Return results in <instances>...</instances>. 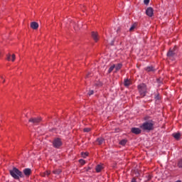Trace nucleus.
I'll list each match as a JSON object with an SVG mask.
<instances>
[{
  "instance_id": "nucleus-12",
  "label": "nucleus",
  "mask_w": 182,
  "mask_h": 182,
  "mask_svg": "<svg viewBox=\"0 0 182 182\" xmlns=\"http://www.w3.org/2000/svg\"><path fill=\"white\" fill-rule=\"evenodd\" d=\"M31 28L32 29H38V28H39V24L37 22H31Z\"/></svg>"
},
{
  "instance_id": "nucleus-27",
  "label": "nucleus",
  "mask_w": 182,
  "mask_h": 182,
  "mask_svg": "<svg viewBox=\"0 0 182 182\" xmlns=\"http://www.w3.org/2000/svg\"><path fill=\"white\" fill-rule=\"evenodd\" d=\"M83 130L85 133H89V132H90L91 129L90 128H85Z\"/></svg>"
},
{
  "instance_id": "nucleus-19",
  "label": "nucleus",
  "mask_w": 182,
  "mask_h": 182,
  "mask_svg": "<svg viewBox=\"0 0 182 182\" xmlns=\"http://www.w3.org/2000/svg\"><path fill=\"white\" fill-rule=\"evenodd\" d=\"M124 85L126 87H128V86H130V80H125Z\"/></svg>"
},
{
  "instance_id": "nucleus-9",
  "label": "nucleus",
  "mask_w": 182,
  "mask_h": 182,
  "mask_svg": "<svg viewBox=\"0 0 182 182\" xmlns=\"http://www.w3.org/2000/svg\"><path fill=\"white\" fill-rule=\"evenodd\" d=\"M91 35L95 42H97L99 41V34H97V33L92 31Z\"/></svg>"
},
{
  "instance_id": "nucleus-14",
  "label": "nucleus",
  "mask_w": 182,
  "mask_h": 182,
  "mask_svg": "<svg viewBox=\"0 0 182 182\" xmlns=\"http://www.w3.org/2000/svg\"><path fill=\"white\" fill-rule=\"evenodd\" d=\"M15 59H16L15 54H13L11 55H11H8V57H7V60H11L12 62H14Z\"/></svg>"
},
{
  "instance_id": "nucleus-29",
  "label": "nucleus",
  "mask_w": 182,
  "mask_h": 182,
  "mask_svg": "<svg viewBox=\"0 0 182 182\" xmlns=\"http://www.w3.org/2000/svg\"><path fill=\"white\" fill-rule=\"evenodd\" d=\"M150 3V0H144V5H148Z\"/></svg>"
},
{
  "instance_id": "nucleus-15",
  "label": "nucleus",
  "mask_w": 182,
  "mask_h": 182,
  "mask_svg": "<svg viewBox=\"0 0 182 182\" xmlns=\"http://www.w3.org/2000/svg\"><path fill=\"white\" fill-rule=\"evenodd\" d=\"M136 26H137V23H133L129 28V32H133V31H134V29H136Z\"/></svg>"
},
{
  "instance_id": "nucleus-24",
  "label": "nucleus",
  "mask_w": 182,
  "mask_h": 182,
  "mask_svg": "<svg viewBox=\"0 0 182 182\" xmlns=\"http://www.w3.org/2000/svg\"><path fill=\"white\" fill-rule=\"evenodd\" d=\"M178 167H179V168H182V159L178 161Z\"/></svg>"
},
{
  "instance_id": "nucleus-22",
  "label": "nucleus",
  "mask_w": 182,
  "mask_h": 182,
  "mask_svg": "<svg viewBox=\"0 0 182 182\" xmlns=\"http://www.w3.org/2000/svg\"><path fill=\"white\" fill-rule=\"evenodd\" d=\"M181 135L180 134V133H176V134H173V137L174 139H176V140H178V139H180V136Z\"/></svg>"
},
{
  "instance_id": "nucleus-21",
  "label": "nucleus",
  "mask_w": 182,
  "mask_h": 182,
  "mask_svg": "<svg viewBox=\"0 0 182 182\" xmlns=\"http://www.w3.org/2000/svg\"><path fill=\"white\" fill-rule=\"evenodd\" d=\"M114 68H116L115 65H112L109 70H108V73H112V72H113V70L114 69Z\"/></svg>"
},
{
  "instance_id": "nucleus-32",
  "label": "nucleus",
  "mask_w": 182,
  "mask_h": 182,
  "mask_svg": "<svg viewBox=\"0 0 182 182\" xmlns=\"http://www.w3.org/2000/svg\"><path fill=\"white\" fill-rule=\"evenodd\" d=\"M89 170H90V168H88L87 169V171H89Z\"/></svg>"
},
{
  "instance_id": "nucleus-7",
  "label": "nucleus",
  "mask_w": 182,
  "mask_h": 182,
  "mask_svg": "<svg viewBox=\"0 0 182 182\" xmlns=\"http://www.w3.org/2000/svg\"><path fill=\"white\" fill-rule=\"evenodd\" d=\"M176 55V48L170 49L169 51L167 53L168 58H174Z\"/></svg>"
},
{
  "instance_id": "nucleus-28",
  "label": "nucleus",
  "mask_w": 182,
  "mask_h": 182,
  "mask_svg": "<svg viewBox=\"0 0 182 182\" xmlns=\"http://www.w3.org/2000/svg\"><path fill=\"white\" fill-rule=\"evenodd\" d=\"M79 163H80L82 166H83L86 163V161H85V160L83 159H80Z\"/></svg>"
},
{
  "instance_id": "nucleus-13",
  "label": "nucleus",
  "mask_w": 182,
  "mask_h": 182,
  "mask_svg": "<svg viewBox=\"0 0 182 182\" xmlns=\"http://www.w3.org/2000/svg\"><path fill=\"white\" fill-rule=\"evenodd\" d=\"M103 168V165L102 164H99L96 166V171L97 173H100L102 171V169Z\"/></svg>"
},
{
  "instance_id": "nucleus-26",
  "label": "nucleus",
  "mask_w": 182,
  "mask_h": 182,
  "mask_svg": "<svg viewBox=\"0 0 182 182\" xmlns=\"http://www.w3.org/2000/svg\"><path fill=\"white\" fill-rule=\"evenodd\" d=\"M88 156V154L87 152L85 153H82V156L84 158V159H86V157H87Z\"/></svg>"
},
{
  "instance_id": "nucleus-18",
  "label": "nucleus",
  "mask_w": 182,
  "mask_h": 182,
  "mask_svg": "<svg viewBox=\"0 0 182 182\" xmlns=\"http://www.w3.org/2000/svg\"><path fill=\"white\" fill-rule=\"evenodd\" d=\"M123 66V65L122 63H119L115 66V69L116 70H120L122 69V67Z\"/></svg>"
},
{
  "instance_id": "nucleus-36",
  "label": "nucleus",
  "mask_w": 182,
  "mask_h": 182,
  "mask_svg": "<svg viewBox=\"0 0 182 182\" xmlns=\"http://www.w3.org/2000/svg\"><path fill=\"white\" fill-rule=\"evenodd\" d=\"M3 82H5V80H4Z\"/></svg>"
},
{
  "instance_id": "nucleus-34",
  "label": "nucleus",
  "mask_w": 182,
  "mask_h": 182,
  "mask_svg": "<svg viewBox=\"0 0 182 182\" xmlns=\"http://www.w3.org/2000/svg\"><path fill=\"white\" fill-rule=\"evenodd\" d=\"M156 99H159V97H158V96H156Z\"/></svg>"
},
{
  "instance_id": "nucleus-20",
  "label": "nucleus",
  "mask_w": 182,
  "mask_h": 182,
  "mask_svg": "<svg viewBox=\"0 0 182 182\" xmlns=\"http://www.w3.org/2000/svg\"><path fill=\"white\" fill-rule=\"evenodd\" d=\"M46 176H50V171H46L42 175L43 177H46Z\"/></svg>"
},
{
  "instance_id": "nucleus-3",
  "label": "nucleus",
  "mask_w": 182,
  "mask_h": 182,
  "mask_svg": "<svg viewBox=\"0 0 182 182\" xmlns=\"http://www.w3.org/2000/svg\"><path fill=\"white\" fill-rule=\"evenodd\" d=\"M138 90L141 97H144V96H146V93H147V87L146 86V84L141 83L138 85Z\"/></svg>"
},
{
  "instance_id": "nucleus-6",
  "label": "nucleus",
  "mask_w": 182,
  "mask_h": 182,
  "mask_svg": "<svg viewBox=\"0 0 182 182\" xmlns=\"http://www.w3.org/2000/svg\"><path fill=\"white\" fill-rule=\"evenodd\" d=\"M154 12V10H153V8L151 7H149L146 10V14L147 15V16H149V18H151V16H153Z\"/></svg>"
},
{
  "instance_id": "nucleus-23",
  "label": "nucleus",
  "mask_w": 182,
  "mask_h": 182,
  "mask_svg": "<svg viewBox=\"0 0 182 182\" xmlns=\"http://www.w3.org/2000/svg\"><path fill=\"white\" fill-rule=\"evenodd\" d=\"M126 143H127V140L126 139H122L119 141V144H121V146H126Z\"/></svg>"
},
{
  "instance_id": "nucleus-1",
  "label": "nucleus",
  "mask_w": 182,
  "mask_h": 182,
  "mask_svg": "<svg viewBox=\"0 0 182 182\" xmlns=\"http://www.w3.org/2000/svg\"><path fill=\"white\" fill-rule=\"evenodd\" d=\"M141 129L144 132H151V130H154V121L149 120L146 121L141 125Z\"/></svg>"
},
{
  "instance_id": "nucleus-17",
  "label": "nucleus",
  "mask_w": 182,
  "mask_h": 182,
  "mask_svg": "<svg viewBox=\"0 0 182 182\" xmlns=\"http://www.w3.org/2000/svg\"><path fill=\"white\" fill-rule=\"evenodd\" d=\"M53 174H57V175H59L60 174V173H62V169H55L53 171Z\"/></svg>"
},
{
  "instance_id": "nucleus-8",
  "label": "nucleus",
  "mask_w": 182,
  "mask_h": 182,
  "mask_svg": "<svg viewBox=\"0 0 182 182\" xmlns=\"http://www.w3.org/2000/svg\"><path fill=\"white\" fill-rule=\"evenodd\" d=\"M23 173L24 176H26V177H29V176H31V174H32V170L29 168H27L23 169Z\"/></svg>"
},
{
  "instance_id": "nucleus-4",
  "label": "nucleus",
  "mask_w": 182,
  "mask_h": 182,
  "mask_svg": "<svg viewBox=\"0 0 182 182\" xmlns=\"http://www.w3.org/2000/svg\"><path fill=\"white\" fill-rule=\"evenodd\" d=\"M62 139H60V138H55L53 141V146L55 149H60V147H62Z\"/></svg>"
},
{
  "instance_id": "nucleus-30",
  "label": "nucleus",
  "mask_w": 182,
  "mask_h": 182,
  "mask_svg": "<svg viewBox=\"0 0 182 182\" xmlns=\"http://www.w3.org/2000/svg\"><path fill=\"white\" fill-rule=\"evenodd\" d=\"M131 182H137V181H136V178H133L132 179Z\"/></svg>"
},
{
  "instance_id": "nucleus-16",
  "label": "nucleus",
  "mask_w": 182,
  "mask_h": 182,
  "mask_svg": "<svg viewBox=\"0 0 182 182\" xmlns=\"http://www.w3.org/2000/svg\"><path fill=\"white\" fill-rule=\"evenodd\" d=\"M145 70L146 72H154V68L153 66L146 67Z\"/></svg>"
},
{
  "instance_id": "nucleus-11",
  "label": "nucleus",
  "mask_w": 182,
  "mask_h": 182,
  "mask_svg": "<svg viewBox=\"0 0 182 182\" xmlns=\"http://www.w3.org/2000/svg\"><path fill=\"white\" fill-rule=\"evenodd\" d=\"M96 143L98 144V146H102V144L105 143V139L100 137L96 140Z\"/></svg>"
},
{
  "instance_id": "nucleus-10",
  "label": "nucleus",
  "mask_w": 182,
  "mask_h": 182,
  "mask_svg": "<svg viewBox=\"0 0 182 182\" xmlns=\"http://www.w3.org/2000/svg\"><path fill=\"white\" fill-rule=\"evenodd\" d=\"M132 133H134V134H140V133H141V129H140L139 128H132L131 129Z\"/></svg>"
},
{
  "instance_id": "nucleus-25",
  "label": "nucleus",
  "mask_w": 182,
  "mask_h": 182,
  "mask_svg": "<svg viewBox=\"0 0 182 182\" xmlns=\"http://www.w3.org/2000/svg\"><path fill=\"white\" fill-rule=\"evenodd\" d=\"M95 93V91H93V90H90L87 95L88 96H92V95H93Z\"/></svg>"
},
{
  "instance_id": "nucleus-33",
  "label": "nucleus",
  "mask_w": 182,
  "mask_h": 182,
  "mask_svg": "<svg viewBox=\"0 0 182 182\" xmlns=\"http://www.w3.org/2000/svg\"><path fill=\"white\" fill-rule=\"evenodd\" d=\"M90 74H88V75L86 76V77H87L88 76H90Z\"/></svg>"
},
{
  "instance_id": "nucleus-5",
  "label": "nucleus",
  "mask_w": 182,
  "mask_h": 182,
  "mask_svg": "<svg viewBox=\"0 0 182 182\" xmlns=\"http://www.w3.org/2000/svg\"><path fill=\"white\" fill-rule=\"evenodd\" d=\"M28 122L30 123H33V124H39V123L42 122V118L41 117H32L28 120Z\"/></svg>"
},
{
  "instance_id": "nucleus-2",
  "label": "nucleus",
  "mask_w": 182,
  "mask_h": 182,
  "mask_svg": "<svg viewBox=\"0 0 182 182\" xmlns=\"http://www.w3.org/2000/svg\"><path fill=\"white\" fill-rule=\"evenodd\" d=\"M10 176L14 178V180H19V178H23V173L22 171H19L17 168H13L9 171Z\"/></svg>"
},
{
  "instance_id": "nucleus-35",
  "label": "nucleus",
  "mask_w": 182,
  "mask_h": 182,
  "mask_svg": "<svg viewBox=\"0 0 182 182\" xmlns=\"http://www.w3.org/2000/svg\"><path fill=\"white\" fill-rule=\"evenodd\" d=\"M3 82H5V80H4Z\"/></svg>"
},
{
  "instance_id": "nucleus-31",
  "label": "nucleus",
  "mask_w": 182,
  "mask_h": 182,
  "mask_svg": "<svg viewBox=\"0 0 182 182\" xmlns=\"http://www.w3.org/2000/svg\"><path fill=\"white\" fill-rule=\"evenodd\" d=\"M95 85H96V86H102V83H100V82L96 83Z\"/></svg>"
}]
</instances>
